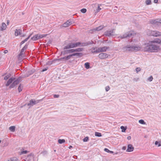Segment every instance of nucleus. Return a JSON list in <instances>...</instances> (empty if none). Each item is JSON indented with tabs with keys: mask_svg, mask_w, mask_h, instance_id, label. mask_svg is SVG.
Listing matches in <instances>:
<instances>
[{
	"mask_svg": "<svg viewBox=\"0 0 161 161\" xmlns=\"http://www.w3.org/2000/svg\"><path fill=\"white\" fill-rule=\"evenodd\" d=\"M89 140V137L88 136H86L83 139L84 142H87Z\"/></svg>",
	"mask_w": 161,
	"mask_h": 161,
	"instance_id": "nucleus-41",
	"label": "nucleus"
},
{
	"mask_svg": "<svg viewBox=\"0 0 161 161\" xmlns=\"http://www.w3.org/2000/svg\"><path fill=\"white\" fill-rule=\"evenodd\" d=\"M84 66L85 68L87 69H88L91 68L90 64L88 62L84 64Z\"/></svg>",
	"mask_w": 161,
	"mask_h": 161,
	"instance_id": "nucleus-27",
	"label": "nucleus"
},
{
	"mask_svg": "<svg viewBox=\"0 0 161 161\" xmlns=\"http://www.w3.org/2000/svg\"><path fill=\"white\" fill-rule=\"evenodd\" d=\"M126 148V146H124L122 147V149L124 150H125Z\"/></svg>",
	"mask_w": 161,
	"mask_h": 161,
	"instance_id": "nucleus-56",
	"label": "nucleus"
},
{
	"mask_svg": "<svg viewBox=\"0 0 161 161\" xmlns=\"http://www.w3.org/2000/svg\"><path fill=\"white\" fill-rule=\"evenodd\" d=\"M72 44H71V42L67 44V45L64 47H63V50H66L67 49H72Z\"/></svg>",
	"mask_w": 161,
	"mask_h": 161,
	"instance_id": "nucleus-18",
	"label": "nucleus"
},
{
	"mask_svg": "<svg viewBox=\"0 0 161 161\" xmlns=\"http://www.w3.org/2000/svg\"><path fill=\"white\" fill-rule=\"evenodd\" d=\"M104 27V26L100 25L98 27H96V28H93L92 30H91L90 31V32L91 33H93L94 32L102 30Z\"/></svg>",
	"mask_w": 161,
	"mask_h": 161,
	"instance_id": "nucleus-6",
	"label": "nucleus"
},
{
	"mask_svg": "<svg viewBox=\"0 0 161 161\" xmlns=\"http://www.w3.org/2000/svg\"><path fill=\"white\" fill-rule=\"evenodd\" d=\"M80 11L83 13H85L86 12V9L85 8H83L80 10Z\"/></svg>",
	"mask_w": 161,
	"mask_h": 161,
	"instance_id": "nucleus-42",
	"label": "nucleus"
},
{
	"mask_svg": "<svg viewBox=\"0 0 161 161\" xmlns=\"http://www.w3.org/2000/svg\"><path fill=\"white\" fill-rule=\"evenodd\" d=\"M153 80V76H150L147 79V80L148 81H152Z\"/></svg>",
	"mask_w": 161,
	"mask_h": 161,
	"instance_id": "nucleus-46",
	"label": "nucleus"
},
{
	"mask_svg": "<svg viewBox=\"0 0 161 161\" xmlns=\"http://www.w3.org/2000/svg\"><path fill=\"white\" fill-rule=\"evenodd\" d=\"M110 56L109 54H108L105 53H101L98 55V57L101 59H104Z\"/></svg>",
	"mask_w": 161,
	"mask_h": 161,
	"instance_id": "nucleus-7",
	"label": "nucleus"
},
{
	"mask_svg": "<svg viewBox=\"0 0 161 161\" xmlns=\"http://www.w3.org/2000/svg\"><path fill=\"white\" fill-rule=\"evenodd\" d=\"M48 69V67H46L43 69L42 70H41V71L43 72H44L45 71H46V70H47Z\"/></svg>",
	"mask_w": 161,
	"mask_h": 161,
	"instance_id": "nucleus-49",
	"label": "nucleus"
},
{
	"mask_svg": "<svg viewBox=\"0 0 161 161\" xmlns=\"http://www.w3.org/2000/svg\"><path fill=\"white\" fill-rule=\"evenodd\" d=\"M59 97V95H58L55 94V95H54L53 96V97L54 98H58Z\"/></svg>",
	"mask_w": 161,
	"mask_h": 161,
	"instance_id": "nucleus-53",
	"label": "nucleus"
},
{
	"mask_svg": "<svg viewBox=\"0 0 161 161\" xmlns=\"http://www.w3.org/2000/svg\"><path fill=\"white\" fill-rule=\"evenodd\" d=\"M141 69L139 67H137L136 69V71L137 73L141 71Z\"/></svg>",
	"mask_w": 161,
	"mask_h": 161,
	"instance_id": "nucleus-48",
	"label": "nucleus"
},
{
	"mask_svg": "<svg viewBox=\"0 0 161 161\" xmlns=\"http://www.w3.org/2000/svg\"><path fill=\"white\" fill-rule=\"evenodd\" d=\"M158 0H154V2L155 3H157L158 2Z\"/></svg>",
	"mask_w": 161,
	"mask_h": 161,
	"instance_id": "nucleus-57",
	"label": "nucleus"
},
{
	"mask_svg": "<svg viewBox=\"0 0 161 161\" xmlns=\"http://www.w3.org/2000/svg\"><path fill=\"white\" fill-rule=\"evenodd\" d=\"M110 89V87L109 86H107L105 87V90L106 92H108Z\"/></svg>",
	"mask_w": 161,
	"mask_h": 161,
	"instance_id": "nucleus-51",
	"label": "nucleus"
},
{
	"mask_svg": "<svg viewBox=\"0 0 161 161\" xmlns=\"http://www.w3.org/2000/svg\"><path fill=\"white\" fill-rule=\"evenodd\" d=\"M104 34L106 36H113L114 35L113 30L107 31L105 32Z\"/></svg>",
	"mask_w": 161,
	"mask_h": 161,
	"instance_id": "nucleus-10",
	"label": "nucleus"
},
{
	"mask_svg": "<svg viewBox=\"0 0 161 161\" xmlns=\"http://www.w3.org/2000/svg\"><path fill=\"white\" fill-rule=\"evenodd\" d=\"M101 9V8H100V6L98 4V7H97V9L96 10V11L95 12V13H98L99 12V11Z\"/></svg>",
	"mask_w": 161,
	"mask_h": 161,
	"instance_id": "nucleus-38",
	"label": "nucleus"
},
{
	"mask_svg": "<svg viewBox=\"0 0 161 161\" xmlns=\"http://www.w3.org/2000/svg\"><path fill=\"white\" fill-rule=\"evenodd\" d=\"M139 47H134V46H131L130 45L126 46L122 48V49L124 52L126 51H138L139 50Z\"/></svg>",
	"mask_w": 161,
	"mask_h": 161,
	"instance_id": "nucleus-3",
	"label": "nucleus"
},
{
	"mask_svg": "<svg viewBox=\"0 0 161 161\" xmlns=\"http://www.w3.org/2000/svg\"><path fill=\"white\" fill-rule=\"evenodd\" d=\"M18 159L17 158L13 157L11 158L9 160H8V161H17Z\"/></svg>",
	"mask_w": 161,
	"mask_h": 161,
	"instance_id": "nucleus-35",
	"label": "nucleus"
},
{
	"mask_svg": "<svg viewBox=\"0 0 161 161\" xmlns=\"http://www.w3.org/2000/svg\"><path fill=\"white\" fill-rule=\"evenodd\" d=\"M42 100H43V99H40V100H35L36 104L40 102H42Z\"/></svg>",
	"mask_w": 161,
	"mask_h": 161,
	"instance_id": "nucleus-44",
	"label": "nucleus"
},
{
	"mask_svg": "<svg viewBox=\"0 0 161 161\" xmlns=\"http://www.w3.org/2000/svg\"><path fill=\"white\" fill-rule=\"evenodd\" d=\"M74 53L73 49H66V50H64L63 51H62L61 52V54L60 55H64L66 54H69L71 53Z\"/></svg>",
	"mask_w": 161,
	"mask_h": 161,
	"instance_id": "nucleus-5",
	"label": "nucleus"
},
{
	"mask_svg": "<svg viewBox=\"0 0 161 161\" xmlns=\"http://www.w3.org/2000/svg\"><path fill=\"white\" fill-rule=\"evenodd\" d=\"M101 51V48L100 47L98 48L95 51H94L92 52L93 53H99L101 52V51Z\"/></svg>",
	"mask_w": 161,
	"mask_h": 161,
	"instance_id": "nucleus-31",
	"label": "nucleus"
},
{
	"mask_svg": "<svg viewBox=\"0 0 161 161\" xmlns=\"http://www.w3.org/2000/svg\"><path fill=\"white\" fill-rule=\"evenodd\" d=\"M81 44L80 45V47H84L88 45H90L91 44H92L93 43V42L92 41H91V42H81Z\"/></svg>",
	"mask_w": 161,
	"mask_h": 161,
	"instance_id": "nucleus-15",
	"label": "nucleus"
},
{
	"mask_svg": "<svg viewBox=\"0 0 161 161\" xmlns=\"http://www.w3.org/2000/svg\"><path fill=\"white\" fill-rule=\"evenodd\" d=\"M21 77H19L17 79L15 80V78L14 77H11L7 81V83L5 84L6 86H8L9 85V89H12L14 88L16 85H18L19 82L20 81Z\"/></svg>",
	"mask_w": 161,
	"mask_h": 161,
	"instance_id": "nucleus-2",
	"label": "nucleus"
},
{
	"mask_svg": "<svg viewBox=\"0 0 161 161\" xmlns=\"http://www.w3.org/2000/svg\"><path fill=\"white\" fill-rule=\"evenodd\" d=\"M47 35L46 34H43V35H38L39 36V39H40L41 38H42L45 37Z\"/></svg>",
	"mask_w": 161,
	"mask_h": 161,
	"instance_id": "nucleus-40",
	"label": "nucleus"
},
{
	"mask_svg": "<svg viewBox=\"0 0 161 161\" xmlns=\"http://www.w3.org/2000/svg\"><path fill=\"white\" fill-rule=\"evenodd\" d=\"M31 155V154L30 155V156Z\"/></svg>",
	"mask_w": 161,
	"mask_h": 161,
	"instance_id": "nucleus-61",
	"label": "nucleus"
},
{
	"mask_svg": "<svg viewBox=\"0 0 161 161\" xmlns=\"http://www.w3.org/2000/svg\"><path fill=\"white\" fill-rule=\"evenodd\" d=\"M145 3L147 5H150L151 4V0H146Z\"/></svg>",
	"mask_w": 161,
	"mask_h": 161,
	"instance_id": "nucleus-37",
	"label": "nucleus"
},
{
	"mask_svg": "<svg viewBox=\"0 0 161 161\" xmlns=\"http://www.w3.org/2000/svg\"><path fill=\"white\" fill-rule=\"evenodd\" d=\"M76 47H80V45L81 44V42H75Z\"/></svg>",
	"mask_w": 161,
	"mask_h": 161,
	"instance_id": "nucleus-39",
	"label": "nucleus"
},
{
	"mask_svg": "<svg viewBox=\"0 0 161 161\" xmlns=\"http://www.w3.org/2000/svg\"><path fill=\"white\" fill-rule=\"evenodd\" d=\"M133 34L134 33L132 31L127 32L123 35L120 36L119 38L121 39L125 38H130L132 36H133Z\"/></svg>",
	"mask_w": 161,
	"mask_h": 161,
	"instance_id": "nucleus-4",
	"label": "nucleus"
},
{
	"mask_svg": "<svg viewBox=\"0 0 161 161\" xmlns=\"http://www.w3.org/2000/svg\"><path fill=\"white\" fill-rule=\"evenodd\" d=\"M74 53L75 52H82L84 50V48H79L76 49H73Z\"/></svg>",
	"mask_w": 161,
	"mask_h": 161,
	"instance_id": "nucleus-25",
	"label": "nucleus"
},
{
	"mask_svg": "<svg viewBox=\"0 0 161 161\" xmlns=\"http://www.w3.org/2000/svg\"><path fill=\"white\" fill-rule=\"evenodd\" d=\"M21 84H20L18 88V89L19 90V92H21L22 91V88L21 86Z\"/></svg>",
	"mask_w": 161,
	"mask_h": 161,
	"instance_id": "nucleus-43",
	"label": "nucleus"
},
{
	"mask_svg": "<svg viewBox=\"0 0 161 161\" xmlns=\"http://www.w3.org/2000/svg\"><path fill=\"white\" fill-rule=\"evenodd\" d=\"M131 139V137L130 136H128L127 137V139L128 140H130Z\"/></svg>",
	"mask_w": 161,
	"mask_h": 161,
	"instance_id": "nucleus-55",
	"label": "nucleus"
},
{
	"mask_svg": "<svg viewBox=\"0 0 161 161\" xmlns=\"http://www.w3.org/2000/svg\"><path fill=\"white\" fill-rule=\"evenodd\" d=\"M151 43H157L161 44V40L158 38H156L154 40L151 41Z\"/></svg>",
	"mask_w": 161,
	"mask_h": 161,
	"instance_id": "nucleus-20",
	"label": "nucleus"
},
{
	"mask_svg": "<svg viewBox=\"0 0 161 161\" xmlns=\"http://www.w3.org/2000/svg\"><path fill=\"white\" fill-rule=\"evenodd\" d=\"M151 34L153 36L157 37L161 35V32L158 31H152Z\"/></svg>",
	"mask_w": 161,
	"mask_h": 161,
	"instance_id": "nucleus-12",
	"label": "nucleus"
},
{
	"mask_svg": "<svg viewBox=\"0 0 161 161\" xmlns=\"http://www.w3.org/2000/svg\"><path fill=\"white\" fill-rule=\"evenodd\" d=\"M151 41L149 43L145 44L143 48L144 52H147L149 53L156 52L159 49V47L152 44Z\"/></svg>",
	"mask_w": 161,
	"mask_h": 161,
	"instance_id": "nucleus-1",
	"label": "nucleus"
},
{
	"mask_svg": "<svg viewBox=\"0 0 161 161\" xmlns=\"http://www.w3.org/2000/svg\"><path fill=\"white\" fill-rule=\"evenodd\" d=\"M111 42V41H109L108 42V43H110Z\"/></svg>",
	"mask_w": 161,
	"mask_h": 161,
	"instance_id": "nucleus-60",
	"label": "nucleus"
},
{
	"mask_svg": "<svg viewBox=\"0 0 161 161\" xmlns=\"http://www.w3.org/2000/svg\"><path fill=\"white\" fill-rule=\"evenodd\" d=\"M35 70L34 69H33L29 71L27 73V76H28L32 74L35 72Z\"/></svg>",
	"mask_w": 161,
	"mask_h": 161,
	"instance_id": "nucleus-22",
	"label": "nucleus"
},
{
	"mask_svg": "<svg viewBox=\"0 0 161 161\" xmlns=\"http://www.w3.org/2000/svg\"><path fill=\"white\" fill-rule=\"evenodd\" d=\"M28 44H26L25 45V46L22 48L21 50V51L20 53L18 55L19 57L22 56L24 54V51H25L28 48Z\"/></svg>",
	"mask_w": 161,
	"mask_h": 161,
	"instance_id": "nucleus-8",
	"label": "nucleus"
},
{
	"mask_svg": "<svg viewBox=\"0 0 161 161\" xmlns=\"http://www.w3.org/2000/svg\"><path fill=\"white\" fill-rule=\"evenodd\" d=\"M72 24V22L70 20H68L66 22L62 25L63 27H66Z\"/></svg>",
	"mask_w": 161,
	"mask_h": 161,
	"instance_id": "nucleus-11",
	"label": "nucleus"
},
{
	"mask_svg": "<svg viewBox=\"0 0 161 161\" xmlns=\"http://www.w3.org/2000/svg\"><path fill=\"white\" fill-rule=\"evenodd\" d=\"M71 44H72V48H75V47H76V46H75V42H71Z\"/></svg>",
	"mask_w": 161,
	"mask_h": 161,
	"instance_id": "nucleus-47",
	"label": "nucleus"
},
{
	"mask_svg": "<svg viewBox=\"0 0 161 161\" xmlns=\"http://www.w3.org/2000/svg\"><path fill=\"white\" fill-rule=\"evenodd\" d=\"M71 58L73 56H77V58H80L82 57L83 55V54L81 53H72L70 54Z\"/></svg>",
	"mask_w": 161,
	"mask_h": 161,
	"instance_id": "nucleus-13",
	"label": "nucleus"
},
{
	"mask_svg": "<svg viewBox=\"0 0 161 161\" xmlns=\"http://www.w3.org/2000/svg\"><path fill=\"white\" fill-rule=\"evenodd\" d=\"M149 22L151 24H153L158 25L159 23H160L158 19L151 20Z\"/></svg>",
	"mask_w": 161,
	"mask_h": 161,
	"instance_id": "nucleus-16",
	"label": "nucleus"
},
{
	"mask_svg": "<svg viewBox=\"0 0 161 161\" xmlns=\"http://www.w3.org/2000/svg\"><path fill=\"white\" fill-rule=\"evenodd\" d=\"M120 129H121L122 132H125L127 129V127L122 126L120 127Z\"/></svg>",
	"mask_w": 161,
	"mask_h": 161,
	"instance_id": "nucleus-29",
	"label": "nucleus"
},
{
	"mask_svg": "<svg viewBox=\"0 0 161 161\" xmlns=\"http://www.w3.org/2000/svg\"><path fill=\"white\" fill-rule=\"evenodd\" d=\"M58 142L60 144H62L65 142V140L64 139H59L58 140Z\"/></svg>",
	"mask_w": 161,
	"mask_h": 161,
	"instance_id": "nucleus-34",
	"label": "nucleus"
},
{
	"mask_svg": "<svg viewBox=\"0 0 161 161\" xmlns=\"http://www.w3.org/2000/svg\"><path fill=\"white\" fill-rule=\"evenodd\" d=\"M35 100L34 99H32L29 101V103L27 104L28 106H33L36 104Z\"/></svg>",
	"mask_w": 161,
	"mask_h": 161,
	"instance_id": "nucleus-19",
	"label": "nucleus"
},
{
	"mask_svg": "<svg viewBox=\"0 0 161 161\" xmlns=\"http://www.w3.org/2000/svg\"><path fill=\"white\" fill-rule=\"evenodd\" d=\"M15 126H11L9 127V130L12 132H14L15 130Z\"/></svg>",
	"mask_w": 161,
	"mask_h": 161,
	"instance_id": "nucleus-28",
	"label": "nucleus"
},
{
	"mask_svg": "<svg viewBox=\"0 0 161 161\" xmlns=\"http://www.w3.org/2000/svg\"><path fill=\"white\" fill-rule=\"evenodd\" d=\"M32 35V34H30L28 36V37L26 38V39H24V40L22 41L20 43V46L21 47V46L25 42H26L27 41V40L30 38L31 37V36Z\"/></svg>",
	"mask_w": 161,
	"mask_h": 161,
	"instance_id": "nucleus-21",
	"label": "nucleus"
},
{
	"mask_svg": "<svg viewBox=\"0 0 161 161\" xmlns=\"http://www.w3.org/2000/svg\"><path fill=\"white\" fill-rule=\"evenodd\" d=\"M104 151L106 152L110 153H114L113 151H110L107 148H105L104 149Z\"/></svg>",
	"mask_w": 161,
	"mask_h": 161,
	"instance_id": "nucleus-30",
	"label": "nucleus"
},
{
	"mask_svg": "<svg viewBox=\"0 0 161 161\" xmlns=\"http://www.w3.org/2000/svg\"><path fill=\"white\" fill-rule=\"evenodd\" d=\"M38 35H36L31 38V39L33 41H36L39 39Z\"/></svg>",
	"mask_w": 161,
	"mask_h": 161,
	"instance_id": "nucleus-26",
	"label": "nucleus"
},
{
	"mask_svg": "<svg viewBox=\"0 0 161 161\" xmlns=\"http://www.w3.org/2000/svg\"><path fill=\"white\" fill-rule=\"evenodd\" d=\"M95 136L97 137H101L102 136V134L101 133L96 132L95 134Z\"/></svg>",
	"mask_w": 161,
	"mask_h": 161,
	"instance_id": "nucleus-33",
	"label": "nucleus"
},
{
	"mask_svg": "<svg viewBox=\"0 0 161 161\" xmlns=\"http://www.w3.org/2000/svg\"><path fill=\"white\" fill-rule=\"evenodd\" d=\"M73 147L72 146H70L69 147V149H71V148H72Z\"/></svg>",
	"mask_w": 161,
	"mask_h": 161,
	"instance_id": "nucleus-59",
	"label": "nucleus"
},
{
	"mask_svg": "<svg viewBox=\"0 0 161 161\" xmlns=\"http://www.w3.org/2000/svg\"><path fill=\"white\" fill-rule=\"evenodd\" d=\"M11 76V74H8L4 77V79L6 80H8Z\"/></svg>",
	"mask_w": 161,
	"mask_h": 161,
	"instance_id": "nucleus-32",
	"label": "nucleus"
},
{
	"mask_svg": "<svg viewBox=\"0 0 161 161\" xmlns=\"http://www.w3.org/2000/svg\"><path fill=\"white\" fill-rule=\"evenodd\" d=\"M7 27V25L4 22L2 23V26L1 27L0 30L1 31H3L6 29V28Z\"/></svg>",
	"mask_w": 161,
	"mask_h": 161,
	"instance_id": "nucleus-24",
	"label": "nucleus"
},
{
	"mask_svg": "<svg viewBox=\"0 0 161 161\" xmlns=\"http://www.w3.org/2000/svg\"><path fill=\"white\" fill-rule=\"evenodd\" d=\"M139 78H134L133 79V80L136 82L139 80Z\"/></svg>",
	"mask_w": 161,
	"mask_h": 161,
	"instance_id": "nucleus-52",
	"label": "nucleus"
},
{
	"mask_svg": "<svg viewBox=\"0 0 161 161\" xmlns=\"http://www.w3.org/2000/svg\"><path fill=\"white\" fill-rule=\"evenodd\" d=\"M155 145H158V147H160L161 146V144L160 143H159V142L158 141H156L155 142Z\"/></svg>",
	"mask_w": 161,
	"mask_h": 161,
	"instance_id": "nucleus-45",
	"label": "nucleus"
},
{
	"mask_svg": "<svg viewBox=\"0 0 161 161\" xmlns=\"http://www.w3.org/2000/svg\"><path fill=\"white\" fill-rule=\"evenodd\" d=\"M71 55H70H70H68L66 56L61 58H59V59H57L56 60H58V61H67L71 58Z\"/></svg>",
	"mask_w": 161,
	"mask_h": 161,
	"instance_id": "nucleus-9",
	"label": "nucleus"
},
{
	"mask_svg": "<svg viewBox=\"0 0 161 161\" xmlns=\"http://www.w3.org/2000/svg\"><path fill=\"white\" fill-rule=\"evenodd\" d=\"M134 147L131 144H129L127 146V148L126 151L127 152H131L133 151Z\"/></svg>",
	"mask_w": 161,
	"mask_h": 161,
	"instance_id": "nucleus-14",
	"label": "nucleus"
},
{
	"mask_svg": "<svg viewBox=\"0 0 161 161\" xmlns=\"http://www.w3.org/2000/svg\"><path fill=\"white\" fill-rule=\"evenodd\" d=\"M139 122L141 124L145 125L146 124V122L143 119H140L139 120Z\"/></svg>",
	"mask_w": 161,
	"mask_h": 161,
	"instance_id": "nucleus-36",
	"label": "nucleus"
},
{
	"mask_svg": "<svg viewBox=\"0 0 161 161\" xmlns=\"http://www.w3.org/2000/svg\"><path fill=\"white\" fill-rule=\"evenodd\" d=\"M28 152V151L27 150L23 151L21 152V153L22 154H26Z\"/></svg>",
	"mask_w": 161,
	"mask_h": 161,
	"instance_id": "nucleus-50",
	"label": "nucleus"
},
{
	"mask_svg": "<svg viewBox=\"0 0 161 161\" xmlns=\"http://www.w3.org/2000/svg\"><path fill=\"white\" fill-rule=\"evenodd\" d=\"M22 34V30L20 29H17L15 30V35L17 36L19 35H21Z\"/></svg>",
	"mask_w": 161,
	"mask_h": 161,
	"instance_id": "nucleus-17",
	"label": "nucleus"
},
{
	"mask_svg": "<svg viewBox=\"0 0 161 161\" xmlns=\"http://www.w3.org/2000/svg\"><path fill=\"white\" fill-rule=\"evenodd\" d=\"M9 23V20H7V24L8 25Z\"/></svg>",
	"mask_w": 161,
	"mask_h": 161,
	"instance_id": "nucleus-58",
	"label": "nucleus"
},
{
	"mask_svg": "<svg viewBox=\"0 0 161 161\" xmlns=\"http://www.w3.org/2000/svg\"><path fill=\"white\" fill-rule=\"evenodd\" d=\"M109 48V47H107L106 46H104L103 47H100L101 48V51H101V52H104L106 51L107 50V49H108Z\"/></svg>",
	"mask_w": 161,
	"mask_h": 161,
	"instance_id": "nucleus-23",
	"label": "nucleus"
},
{
	"mask_svg": "<svg viewBox=\"0 0 161 161\" xmlns=\"http://www.w3.org/2000/svg\"><path fill=\"white\" fill-rule=\"evenodd\" d=\"M8 52V51L7 50H5L4 51V53H5V54H6Z\"/></svg>",
	"mask_w": 161,
	"mask_h": 161,
	"instance_id": "nucleus-54",
	"label": "nucleus"
}]
</instances>
